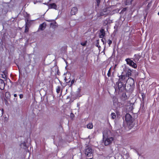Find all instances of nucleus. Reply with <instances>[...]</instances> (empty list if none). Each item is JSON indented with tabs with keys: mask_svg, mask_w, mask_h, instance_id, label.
Returning a JSON list of instances; mask_svg holds the SVG:
<instances>
[{
	"mask_svg": "<svg viewBox=\"0 0 159 159\" xmlns=\"http://www.w3.org/2000/svg\"><path fill=\"white\" fill-rule=\"evenodd\" d=\"M10 94L9 92H6L5 93V96L7 99H8L10 97Z\"/></svg>",
	"mask_w": 159,
	"mask_h": 159,
	"instance_id": "nucleus-17",
	"label": "nucleus"
},
{
	"mask_svg": "<svg viewBox=\"0 0 159 159\" xmlns=\"http://www.w3.org/2000/svg\"><path fill=\"white\" fill-rule=\"evenodd\" d=\"M96 46L97 47H98V48H99V47H100V46H99V45H98V43H97V44H96Z\"/></svg>",
	"mask_w": 159,
	"mask_h": 159,
	"instance_id": "nucleus-33",
	"label": "nucleus"
},
{
	"mask_svg": "<svg viewBox=\"0 0 159 159\" xmlns=\"http://www.w3.org/2000/svg\"><path fill=\"white\" fill-rule=\"evenodd\" d=\"M96 1L97 3V5L98 6L100 2V0H96Z\"/></svg>",
	"mask_w": 159,
	"mask_h": 159,
	"instance_id": "nucleus-28",
	"label": "nucleus"
},
{
	"mask_svg": "<svg viewBox=\"0 0 159 159\" xmlns=\"http://www.w3.org/2000/svg\"><path fill=\"white\" fill-rule=\"evenodd\" d=\"M131 71L130 70H129L128 71V72L127 73V74L125 75H126L127 76H129V75H131Z\"/></svg>",
	"mask_w": 159,
	"mask_h": 159,
	"instance_id": "nucleus-20",
	"label": "nucleus"
},
{
	"mask_svg": "<svg viewBox=\"0 0 159 159\" xmlns=\"http://www.w3.org/2000/svg\"><path fill=\"white\" fill-rule=\"evenodd\" d=\"M108 23V21L107 20H105L103 22V25H106Z\"/></svg>",
	"mask_w": 159,
	"mask_h": 159,
	"instance_id": "nucleus-23",
	"label": "nucleus"
},
{
	"mask_svg": "<svg viewBox=\"0 0 159 159\" xmlns=\"http://www.w3.org/2000/svg\"><path fill=\"white\" fill-rule=\"evenodd\" d=\"M0 83L1 84V86H2V89L1 88H0V89H4V86H5V83L3 82V81L2 80H1V82Z\"/></svg>",
	"mask_w": 159,
	"mask_h": 159,
	"instance_id": "nucleus-18",
	"label": "nucleus"
},
{
	"mask_svg": "<svg viewBox=\"0 0 159 159\" xmlns=\"http://www.w3.org/2000/svg\"><path fill=\"white\" fill-rule=\"evenodd\" d=\"M126 10V8H124L122 10V11H125Z\"/></svg>",
	"mask_w": 159,
	"mask_h": 159,
	"instance_id": "nucleus-32",
	"label": "nucleus"
},
{
	"mask_svg": "<svg viewBox=\"0 0 159 159\" xmlns=\"http://www.w3.org/2000/svg\"><path fill=\"white\" fill-rule=\"evenodd\" d=\"M133 0H126V1L125 2V5H127L130 4Z\"/></svg>",
	"mask_w": 159,
	"mask_h": 159,
	"instance_id": "nucleus-16",
	"label": "nucleus"
},
{
	"mask_svg": "<svg viewBox=\"0 0 159 159\" xmlns=\"http://www.w3.org/2000/svg\"><path fill=\"white\" fill-rule=\"evenodd\" d=\"M127 78V76L125 75H120L119 76V81L123 82L124 83L126 82L125 79Z\"/></svg>",
	"mask_w": 159,
	"mask_h": 159,
	"instance_id": "nucleus-8",
	"label": "nucleus"
},
{
	"mask_svg": "<svg viewBox=\"0 0 159 159\" xmlns=\"http://www.w3.org/2000/svg\"><path fill=\"white\" fill-rule=\"evenodd\" d=\"M125 61L127 64H128L134 68H137V65L136 64L130 59L127 58L125 59Z\"/></svg>",
	"mask_w": 159,
	"mask_h": 159,
	"instance_id": "nucleus-4",
	"label": "nucleus"
},
{
	"mask_svg": "<svg viewBox=\"0 0 159 159\" xmlns=\"http://www.w3.org/2000/svg\"><path fill=\"white\" fill-rule=\"evenodd\" d=\"M112 41L111 40L109 39L108 41V44L110 45L112 43Z\"/></svg>",
	"mask_w": 159,
	"mask_h": 159,
	"instance_id": "nucleus-27",
	"label": "nucleus"
},
{
	"mask_svg": "<svg viewBox=\"0 0 159 159\" xmlns=\"http://www.w3.org/2000/svg\"><path fill=\"white\" fill-rule=\"evenodd\" d=\"M110 8L108 7L103 9L100 13L101 16L106 15L109 14L111 12Z\"/></svg>",
	"mask_w": 159,
	"mask_h": 159,
	"instance_id": "nucleus-6",
	"label": "nucleus"
},
{
	"mask_svg": "<svg viewBox=\"0 0 159 159\" xmlns=\"http://www.w3.org/2000/svg\"><path fill=\"white\" fill-rule=\"evenodd\" d=\"M102 41L103 42V43H104V41L103 40V39H102Z\"/></svg>",
	"mask_w": 159,
	"mask_h": 159,
	"instance_id": "nucleus-36",
	"label": "nucleus"
},
{
	"mask_svg": "<svg viewBox=\"0 0 159 159\" xmlns=\"http://www.w3.org/2000/svg\"><path fill=\"white\" fill-rule=\"evenodd\" d=\"M151 6V3H149L148 4V5H147V7H148V9Z\"/></svg>",
	"mask_w": 159,
	"mask_h": 159,
	"instance_id": "nucleus-29",
	"label": "nucleus"
},
{
	"mask_svg": "<svg viewBox=\"0 0 159 159\" xmlns=\"http://www.w3.org/2000/svg\"><path fill=\"white\" fill-rule=\"evenodd\" d=\"M20 98L21 99L23 97V95L22 94H20L19 95Z\"/></svg>",
	"mask_w": 159,
	"mask_h": 159,
	"instance_id": "nucleus-31",
	"label": "nucleus"
},
{
	"mask_svg": "<svg viewBox=\"0 0 159 159\" xmlns=\"http://www.w3.org/2000/svg\"><path fill=\"white\" fill-rule=\"evenodd\" d=\"M48 7L50 8H53L56 9L57 8V6L54 3L50 4L48 5Z\"/></svg>",
	"mask_w": 159,
	"mask_h": 159,
	"instance_id": "nucleus-13",
	"label": "nucleus"
},
{
	"mask_svg": "<svg viewBox=\"0 0 159 159\" xmlns=\"http://www.w3.org/2000/svg\"><path fill=\"white\" fill-rule=\"evenodd\" d=\"M3 78H4V79H5V77H3Z\"/></svg>",
	"mask_w": 159,
	"mask_h": 159,
	"instance_id": "nucleus-39",
	"label": "nucleus"
},
{
	"mask_svg": "<svg viewBox=\"0 0 159 159\" xmlns=\"http://www.w3.org/2000/svg\"><path fill=\"white\" fill-rule=\"evenodd\" d=\"M117 86L120 91H123L125 88V84L123 82L119 81L117 83Z\"/></svg>",
	"mask_w": 159,
	"mask_h": 159,
	"instance_id": "nucleus-5",
	"label": "nucleus"
},
{
	"mask_svg": "<svg viewBox=\"0 0 159 159\" xmlns=\"http://www.w3.org/2000/svg\"><path fill=\"white\" fill-rule=\"evenodd\" d=\"M14 96L15 97H16L17 96V95L16 94H14Z\"/></svg>",
	"mask_w": 159,
	"mask_h": 159,
	"instance_id": "nucleus-34",
	"label": "nucleus"
},
{
	"mask_svg": "<svg viewBox=\"0 0 159 159\" xmlns=\"http://www.w3.org/2000/svg\"><path fill=\"white\" fill-rule=\"evenodd\" d=\"M56 92L57 93H61V94L62 92V89H61V87L60 86H58L57 88L56 89Z\"/></svg>",
	"mask_w": 159,
	"mask_h": 159,
	"instance_id": "nucleus-14",
	"label": "nucleus"
},
{
	"mask_svg": "<svg viewBox=\"0 0 159 159\" xmlns=\"http://www.w3.org/2000/svg\"><path fill=\"white\" fill-rule=\"evenodd\" d=\"M65 80L66 83H69L70 81V79H67L66 77H65Z\"/></svg>",
	"mask_w": 159,
	"mask_h": 159,
	"instance_id": "nucleus-24",
	"label": "nucleus"
},
{
	"mask_svg": "<svg viewBox=\"0 0 159 159\" xmlns=\"http://www.w3.org/2000/svg\"><path fill=\"white\" fill-rule=\"evenodd\" d=\"M23 144L24 146H25V143H23Z\"/></svg>",
	"mask_w": 159,
	"mask_h": 159,
	"instance_id": "nucleus-37",
	"label": "nucleus"
},
{
	"mask_svg": "<svg viewBox=\"0 0 159 159\" xmlns=\"http://www.w3.org/2000/svg\"><path fill=\"white\" fill-rule=\"evenodd\" d=\"M93 151L90 147L88 146L85 147L84 153L87 159H91L93 157Z\"/></svg>",
	"mask_w": 159,
	"mask_h": 159,
	"instance_id": "nucleus-1",
	"label": "nucleus"
},
{
	"mask_svg": "<svg viewBox=\"0 0 159 159\" xmlns=\"http://www.w3.org/2000/svg\"><path fill=\"white\" fill-rule=\"evenodd\" d=\"M111 67L109 69L108 71V72L107 73V76H108V77H110V76H111Z\"/></svg>",
	"mask_w": 159,
	"mask_h": 159,
	"instance_id": "nucleus-21",
	"label": "nucleus"
},
{
	"mask_svg": "<svg viewBox=\"0 0 159 159\" xmlns=\"http://www.w3.org/2000/svg\"><path fill=\"white\" fill-rule=\"evenodd\" d=\"M111 118L112 119H114L116 118V116L115 114L114 113H111Z\"/></svg>",
	"mask_w": 159,
	"mask_h": 159,
	"instance_id": "nucleus-19",
	"label": "nucleus"
},
{
	"mask_svg": "<svg viewBox=\"0 0 159 159\" xmlns=\"http://www.w3.org/2000/svg\"><path fill=\"white\" fill-rule=\"evenodd\" d=\"M141 56L140 55L138 54H135L134 55V60L135 62L138 61L139 59L140 58Z\"/></svg>",
	"mask_w": 159,
	"mask_h": 159,
	"instance_id": "nucleus-11",
	"label": "nucleus"
},
{
	"mask_svg": "<svg viewBox=\"0 0 159 159\" xmlns=\"http://www.w3.org/2000/svg\"><path fill=\"white\" fill-rule=\"evenodd\" d=\"M125 120L127 123L131 122L132 121V117L129 114H126L125 116Z\"/></svg>",
	"mask_w": 159,
	"mask_h": 159,
	"instance_id": "nucleus-7",
	"label": "nucleus"
},
{
	"mask_svg": "<svg viewBox=\"0 0 159 159\" xmlns=\"http://www.w3.org/2000/svg\"><path fill=\"white\" fill-rule=\"evenodd\" d=\"M100 34H99L100 37L102 38L105 35V33L104 29H102L100 30Z\"/></svg>",
	"mask_w": 159,
	"mask_h": 159,
	"instance_id": "nucleus-12",
	"label": "nucleus"
},
{
	"mask_svg": "<svg viewBox=\"0 0 159 159\" xmlns=\"http://www.w3.org/2000/svg\"><path fill=\"white\" fill-rule=\"evenodd\" d=\"M75 82V80L74 79H73L71 81V84L70 85V87H71L73 84Z\"/></svg>",
	"mask_w": 159,
	"mask_h": 159,
	"instance_id": "nucleus-22",
	"label": "nucleus"
},
{
	"mask_svg": "<svg viewBox=\"0 0 159 159\" xmlns=\"http://www.w3.org/2000/svg\"><path fill=\"white\" fill-rule=\"evenodd\" d=\"M46 26V24L45 23H43L40 24L39 27V28L38 31H39V30H43L45 29Z\"/></svg>",
	"mask_w": 159,
	"mask_h": 159,
	"instance_id": "nucleus-9",
	"label": "nucleus"
},
{
	"mask_svg": "<svg viewBox=\"0 0 159 159\" xmlns=\"http://www.w3.org/2000/svg\"><path fill=\"white\" fill-rule=\"evenodd\" d=\"M126 82L127 83L128 85L129 86V91L130 92H132L134 90V80L132 78H129L128 79Z\"/></svg>",
	"mask_w": 159,
	"mask_h": 159,
	"instance_id": "nucleus-3",
	"label": "nucleus"
},
{
	"mask_svg": "<svg viewBox=\"0 0 159 159\" xmlns=\"http://www.w3.org/2000/svg\"><path fill=\"white\" fill-rule=\"evenodd\" d=\"M77 8L76 7H73L71 11L70 14L72 15H75L77 12Z\"/></svg>",
	"mask_w": 159,
	"mask_h": 159,
	"instance_id": "nucleus-10",
	"label": "nucleus"
},
{
	"mask_svg": "<svg viewBox=\"0 0 159 159\" xmlns=\"http://www.w3.org/2000/svg\"><path fill=\"white\" fill-rule=\"evenodd\" d=\"M158 15L159 16V12L158 13Z\"/></svg>",
	"mask_w": 159,
	"mask_h": 159,
	"instance_id": "nucleus-38",
	"label": "nucleus"
},
{
	"mask_svg": "<svg viewBox=\"0 0 159 159\" xmlns=\"http://www.w3.org/2000/svg\"><path fill=\"white\" fill-rule=\"evenodd\" d=\"M3 109H2V115L3 114Z\"/></svg>",
	"mask_w": 159,
	"mask_h": 159,
	"instance_id": "nucleus-35",
	"label": "nucleus"
},
{
	"mask_svg": "<svg viewBox=\"0 0 159 159\" xmlns=\"http://www.w3.org/2000/svg\"><path fill=\"white\" fill-rule=\"evenodd\" d=\"M107 130H105L103 132V136L104 141L105 145L107 146L111 144L113 140V138L112 137L108 138L107 137Z\"/></svg>",
	"mask_w": 159,
	"mask_h": 159,
	"instance_id": "nucleus-2",
	"label": "nucleus"
},
{
	"mask_svg": "<svg viewBox=\"0 0 159 159\" xmlns=\"http://www.w3.org/2000/svg\"><path fill=\"white\" fill-rule=\"evenodd\" d=\"M25 32H27L28 31L29 28H28V27H27V26L26 25L25 26Z\"/></svg>",
	"mask_w": 159,
	"mask_h": 159,
	"instance_id": "nucleus-25",
	"label": "nucleus"
},
{
	"mask_svg": "<svg viewBox=\"0 0 159 159\" xmlns=\"http://www.w3.org/2000/svg\"><path fill=\"white\" fill-rule=\"evenodd\" d=\"M81 44L83 46H85L86 44V42L83 43H81Z\"/></svg>",
	"mask_w": 159,
	"mask_h": 159,
	"instance_id": "nucleus-26",
	"label": "nucleus"
},
{
	"mask_svg": "<svg viewBox=\"0 0 159 159\" xmlns=\"http://www.w3.org/2000/svg\"><path fill=\"white\" fill-rule=\"evenodd\" d=\"M71 117H74L75 116L74 115L73 113H71L70 115Z\"/></svg>",
	"mask_w": 159,
	"mask_h": 159,
	"instance_id": "nucleus-30",
	"label": "nucleus"
},
{
	"mask_svg": "<svg viewBox=\"0 0 159 159\" xmlns=\"http://www.w3.org/2000/svg\"><path fill=\"white\" fill-rule=\"evenodd\" d=\"M87 127L88 129H92L93 127V124L91 123H89L88 125H87Z\"/></svg>",
	"mask_w": 159,
	"mask_h": 159,
	"instance_id": "nucleus-15",
	"label": "nucleus"
}]
</instances>
